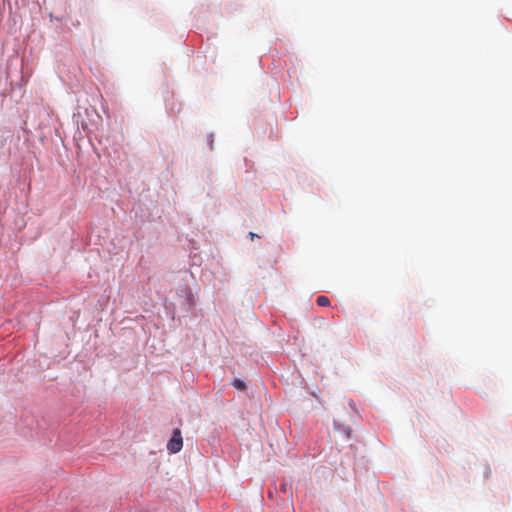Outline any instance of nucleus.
Segmentation results:
<instances>
[{"label": "nucleus", "mask_w": 512, "mask_h": 512, "mask_svg": "<svg viewBox=\"0 0 512 512\" xmlns=\"http://www.w3.org/2000/svg\"><path fill=\"white\" fill-rule=\"evenodd\" d=\"M316 303L321 307H326L330 305V300L326 296H318L316 299Z\"/></svg>", "instance_id": "f03ea898"}, {"label": "nucleus", "mask_w": 512, "mask_h": 512, "mask_svg": "<svg viewBox=\"0 0 512 512\" xmlns=\"http://www.w3.org/2000/svg\"><path fill=\"white\" fill-rule=\"evenodd\" d=\"M281 490H282V491H285V490H286V486H285L284 484H283V485H281Z\"/></svg>", "instance_id": "20e7f679"}, {"label": "nucleus", "mask_w": 512, "mask_h": 512, "mask_svg": "<svg viewBox=\"0 0 512 512\" xmlns=\"http://www.w3.org/2000/svg\"><path fill=\"white\" fill-rule=\"evenodd\" d=\"M232 384L238 390H244L246 388L245 383L240 379H234Z\"/></svg>", "instance_id": "7ed1b4c3"}, {"label": "nucleus", "mask_w": 512, "mask_h": 512, "mask_svg": "<svg viewBox=\"0 0 512 512\" xmlns=\"http://www.w3.org/2000/svg\"><path fill=\"white\" fill-rule=\"evenodd\" d=\"M183 438L180 429L176 428L173 431L172 437L167 444V449L171 453H177L182 449Z\"/></svg>", "instance_id": "f257e3e1"}, {"label": "nucleus", "mask_w": 512, "mask_h": 512, "mask_svg": "<svg viewBox=\"0 0 512 512\" xmlns=\"http://www.w3.org/2000/svg\"><path fill=\"white\" fill-rule=\"evenodd\" d=\"M250 235H251V237H252V238L256 236V235H255L254 233H252V232L250 233Z\"/></svg>", "instance_id": "39448f33"}]
</instances>
